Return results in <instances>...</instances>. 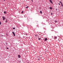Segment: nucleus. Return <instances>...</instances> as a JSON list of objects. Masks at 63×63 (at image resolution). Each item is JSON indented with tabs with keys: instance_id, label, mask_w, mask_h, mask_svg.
<instances>
[{
	"instance_id": "nucleus-10",
	"label": "nucleus",
	"mask_w": 63,
	"mask_h": 63,
	"mask_svg": "<svg viewBox=\"0 0 63 63\" xmlns=\"http://www.w3.org/2000/svg\"><path fill=\"white\" fill-rule=\"evenodd\" d=\"M61 5L62 7H63V4H62V3L61 4Z\"/></svg>"
},
{
	"instance_id": "nucleus-4",
	"label": "nucleus",
	"mask_w": 63,
	"mask_h": 63,
	"mask_svg": "<svg viewBox=\"0 0 63 63\" xmlns=\"http://www.w3.org/2000/svg\"><path fill=\"white\" fill-rule=\"evenodd\" d=\"M47 38H46L45 39V41H47Z\"/></svg>"
},
{
	"instance_id": "nucleus-17",
	"label": "nucleus",
	"mask_w": 63,
	"mask_h": 63,
	"mask_svg": "<svg viewBox=\"0 0 63 63\" xmlns=\"http://www.w3.org/2000/svg\"><path fill=\"white\" fill-rule=\"evenodd\" d=\"M35 37H37V35H35Z\"/></svg>"
},
{
	"instance_id": "nucleus-5",
	"label": "nucleus",
	"mask_w": 63,
	"mask_h": 63,
	"mask_svg": "<svg viewBox=\"0 0 63 63\" xmlns=\"http://www.w3.org/2000/svg\"><path fill=\"white\" fill-rule=\"evenodd\" d=\"M18 57L19 58H20V56L19 55H18Z\"/></svg>"
},
{
	"instance_id": "nucleus-12",
	"label": "nucleus",
	"mask_w": 63,
	"mask_h": 63,
	"mask_svg": "<svg viewBox=\"0 0 63 63\" xmlns=\"http://www.w3.org/2000/svg\"><path fill=\"white\" fill-rule=\"evenodd\" d=\"M6 12L4 11V14H6Z\"/></svg>"
},
{
	"instance_id": "nucleus-3",
	"label": "nucleus",
	"mask_w": 63,
	"mask_h": 63,
	"mask_svg": "<svg viewBox=\"0 0 63 63\" xmlns=\"http://www.w3.org/2000/svg\"><path fill=\"white\" fill-rule=\"evenodd\" d=\"M49 1L51 3H52V4H53L52 2V1H51V0H49Z\"/></svg>"
},
{
	"instance_id": "nucleus-16",
	"label": "nucleus",
	"mask_w": 63,
	"mask_h": 63,
	"mask_svg": "<svg viewBox=\"0 0 63 63\" xmlns=\"http://www.w3.org/2000/svg\"><path fill=\"white\" fill-rule=\"evenodd\" d=\"M41 40V38H39V40Z\"/></svg>"
},
{
	"instance_id": "nucleus-19",
	"label": "nucleus",
	"mask_w": 63,
	"mask_h": 63,
	"mask_svg": "<svg viewBox=\"0 0 63 63\" xmlns=\"http://www.w3.org/2000/svg\"><path fill=\"white\" fill-rule=\"evenodd\" d=\"M0 25H1V22H0Z\"/></svg>"
},
{
	"instance_id": "nucleus-26",
	"label": "nucleus",
	"mask_w": 63,
	"mask_h": 63,
	"mask_svg": "<svg viewBox=\"0 0 63 63\" xmlns=\"http://www.w3.org/2000/svg\"><path fill=\"white\" fill-rule=\"evenodd\" d=\"M56 10L57 11V9H56Z\"/></svg>"
},
{
	"instance_id": "nucleus-9",
	"label": "nucleus",
	"mask_w": 63,
	"mask_h": 63,
	"mask_svg": "<svg viewBox=\"0 0 63 63\" xmlns=\"http://www.w3.org/2000/svg\"><path fill=\"white\" fill-rule=\"evenodd\" d=\"M30 19V17H28V19Z\"/></svg>"
},
{
	"instance_id": "nucleus-8",
	"label": "nucleus",
	"mask_w": 63,
	"mask_h": 63,
	"mask_svg": "<svg viewBox=\"0 0 63 63\" xmlns=\"http://www.w3.org/2000/svg\"><path fill=\"white\" fill-rule=\"evenodd\" d=\"M54 21H55V23H56V22H57V21H56V20H55Z\"/></svg>"
},
{
	"instance_id": "nucleus-27",
	"label": "nucleus",
	"mask_w": 63,
	"mask_h": 63,
	"mask_svg": "<svg viewBox=\"0 0 63 63\" xmlns=\"http://www.w3.org/2000/svg\"><path fill=\"white\" fill-rule=\"evenodd\" d=\"M60 3H59V5H60Z\"/></svg>"
},
{
	"instance_id": "nucleus-21",
	"label": "nucleus",
	"mask_w": 63,
	"mask_h": 63,
	"mask_svg": "<svg viewBox=\"0 0 63 63\" xmlns=\"http://www.w3.org/2000/svg\"><path fill=\"white\" fill-rule=\"evenodd\" d=\"M21 13H23V11H22L21 12Z\"/></svg>"
},
{
	"instance_id": "nucleus-29",
	"label": "nucleus",
	"mask_w": 63,
	"mask_h": 63,
	"mask_svg": "<svg viewBox=\"0 0 63 63\" xmlns=\"http://www.w3.org/2000/svg\"><path fill=\"white\" fill-rule=\"evenodd\" d=\"M4 1H5V0H3Z\"/></svg>"
},
{
	"instance_id": "nucleus-1",
	"label": "nucleus",
	"mask_w": 63,
	"mask_h": 63,
	"mask_svg": "<svg viewBox=\"0 0 63 63\" xmlns=\"http://www.w3.org/2000/svg\"><path fill=\"white\" fill-rule=\"evenodd\" d=\"M2 18H3V20H4L5 19V17L4 16H3Z\"/></svg>"
},
{
	"instance_id": "nucleus-23",
	"label": "nucleus",
	"mask_w": 63,
	"mask_h": 63,
	"mask_svg": "<svg viewBox=\"0 0 63 63\" xmlns=\"http://www.w3.org/2000/svg\"><path fill=\"white\" fill-rule=\"evenodd\" d=\"M7 49H8V47H6Z\"/></svg>"
},
{
	"instance_id": "nucleus-22",
	"label": "nucleus",
	"mask_w": 63,
	"mask_h": 63,
	"mask_svg": "<svg viewBox=\"0 0 63 63\" xmlns=\"http://www.w3.org/2000/svg\"><path fill=\"white\" fill-rule=\"evenodd\" d=\"M0 36H1L2 37V36H3V35H0Z\"/></svg>"
},
{
	"instance_id": "nucleus-25",
	"label": "nucleus",
	"mask_w": 63,
	"mask_h": 63,
	"mask_svg": "<svg viewBox=\"0 0 63 63\" xmlns=\"http://www.w3.org/2000/svg\"><path fill=\"white\" fill-rule=\"evenodd\" d=\"M32 2H33V0H32Z\"/></svg>"
},
{
	"instance_id": "nucleus-20",
	"label": "nucleus",
	"mask_w": 63,
	"mask_h": 63,
	"mask_svg": "<svg viewBox=\"0 0 63 63\" xmlns=\"http://www.w3.org/2000/svg\"><path fill=\"white\" fill-rule=\"evenodd\" d=\"M13 29H15V28H13Z\"/></svg>"
},
{
	"instance_id": "nucleus-7",
	"label": "nucleus",
	"mask_w": 63,
	"mask_h": 63,
	"mask_svg": "<svg viewBox=\"0 0 63 63\" xmlns=\"http://www.w3.org/2000/svg\"><path fill=\"white\" fill-rule=\"evenodd\" d=\"M49 9H50V10H52V7H50L49 8Z\"/></svg>"
},
{
	"instance_id": "nucleus-15",
	"label": "nucleus",
	"mask_w": 63,
	"mask_h": 63,
	"mask_svg": "<svg viewBox=\"0 0 63 63\" xmlns=\"http://www.w3.org/2000/svg\"><path fill=\"white\" fill-rule=\"evenodd\" d=\"M40 13H41V14H42V11H40Z\"/></svg>"
},
{
	"instance_id": "nucleus-28",
	"label": "nucleus",
	"mask_w": 63,
	"mask_h": 63,
	"mask_svg": "<svg viewBox=\"0 0 63 63\" xmlns=\"http://www.w3.org/2000/svg\"><path fill=\"white\" fill-rule=\"evenodd\" d=\"M37 58H39L38 57H37Z\"/></svg>"
},
{
	"instance_id": "nucleus-6",
	"label": "nucleus",
	"mask_w": 63,
	"mask_h": 63,
	"mask_svg": "<svg viewBox=\"0 0 63 63\" xmlns=\"http://www.w3.org/2000/svg\"><path fill=\"white\" fill-rule=\"evenodd\" d=\"M59 2L60 3H61V4L62 3V2H61V1H60Z\"/></svg>"
},
{
	"instance_id": "nucleus-11",
	"label": "nucleus",
	"mask_w": 63,
	"mask_h": 63,
	"mask_svg": "<svg viewBox=\"0 0 63 63\" xmlns=\"http://www.w3.org/2000/svg\"><path fill=\"white\" fill-rule=\"evenodd\" d=\"M55 39H57V37L56 36H55Z\"/></svg>"
},
{
	"instance_id": "nucleus-2",
	"label": "nucleus",
	"mask_w": 63,
	"mask_h": 63,
	"mask_svg": "<svg viewBox=\"0 0 63 63\" xmlns=\"http://www.w3.org/2000/svg\"><path fill=\"white\" fill-rule=\"evenodd\" d=\"M12 33L14 34V36H16V35H15V32H13Z\"/></svg>"
},
{
	"instance_id": "nucleus-14",
	"label": "nucleus",
	"mask_w": 63,
	"mask_h": 63,
	"mask_svg": "<svg viewBox=\"0 0 63 63\" xmlns=\"http://www.w3.org/2000/svg\"><path fill=\"white\" fill-rule=\"evenodd\" d=\"M28 8V6H27V7H26V9H27V8Z\"/></svg>"
},
{
	"instance_id": "nucleus-13",
	"label": "nucleus",
	"mask_w": 63,
	"mask_h": 63,
	"mask_svg": "<svg viewBox=\"0 0 63 63\" xmlns=\"http://www.w3.org/2000/svg\"><path fill=\"white\" fill-rule=\"evenodd\" d=\"M5 22H7V20H6Z\"/></svg>"
},
{
	"instance_id": "nucleus-18",
	"label": "nucleus",
	"mask_w": 63,
	"mask_h": 63,
	"mask_svg": "<svg viewBox=\"0 0 63 63\" xmlns=\"http://www.w3.org/2000/svg\"><path fill=\"white\" fill-rule=\"evenodd\" d=\"M38 60H40V58H39Z\"/></svg>"
},
{
	"instance_id": "nucleus-24",
	"label": "nucleus",
	"mask_w": 63,
	"mask_h": 63,
	"mask_svg": "<svg viewBox=\"0 0 63 63\" xmlns=\"http://www.w3.org/2000/svg\"><path fill=\"white\" fill-rule=\"evenodd\" d=\"M52 15V13H51V15Z\"/></svg>"
}]
</instances>
